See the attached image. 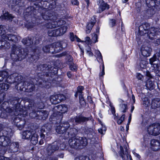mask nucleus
Instances as JSON below:
<instances>
[{"mask_svg": "<svg viewBox=\"0 0 160 160\" xmlns=\"http://www.w3.org/2000/svg\"><path fill=\"white\" fill-rule=\"evenodd\" d=\"M28 51L26 49L21 48L20 45H14L11 53L12 59L15 61H21L28 55Z\"/></svg>", "mask_w": 160, "mask_h": 160, "instance_id": "1", "label": "nucleus"}, {"mask_svg": "<svg viewBox=\"0 0 160 160\" xmlns=\"http://www.w3.org/2000/svg\"><path fill=\"white\" fill-rule=\"evenodd\" d=\"M22 99L18 97L14 98L11 102V104L13 107L11 108H7L6 111L9 113H12V114L17 116L22 114H24L25 112V108L21 105L20 103Z\"/></svg>", "mask_w": 160, "mask_h": 160, "instance_id": "2", "label": "nucleus"}, {"mask_svg": "<svg viewBox=\"0 0 160 160\" xmlns=\"http://www.w3.org/2000/svg\"><path fill=\"white\" fill-rule=\"evenodd\" d=\"M87 140L85 138L74 136L71 138L68 141V144L71 148L76 149H81L87 144Z\"/></svg>", "mask_w": 160, "mask_h": 160, "instance_id": "3", "label": "nucleus"}, {"mask_svg": "<svg viewBox=\"0 0 160 160\" xmlns=\"http://www.w3.org/2000/svg\"><path fill=\"white\" fill-rule=\"evenodd\" d=\"M21 76L18 73H15L9 75L8 72L6 71H0V82L3 81L9 83L20 81Z\"/></svg>", "mask_w": 160, "mask_h": 160, "instance_id": "4", "label": "nucleus"}, {"mask_svg": "<svg viewBox=\"0 0 160 160\" xmlns=\"http://www.w3.org/2000/svg\"><path fill=\"white\" fill-rule=\"evenodd\" d=\"M20 38L15 35L12 34H7L6 36H4V39L1 40L0 42L1 43V47L3 49L7 48L10 46V43L7 42L8 41L13 42L14 43L17 42L18 40H20Z\"/></svg>", "mask_w": 160, "mask_h": 160, "instance_id": "5", "label": "nucleus"}, {"mask_svg": "<svg viewBox=\"0 0 160 160\" xmlns=\"http://www.w3.org/2000/svg\"><path fill=\"white\" fill-rule=\"evenodd\" d=\"M22 78L20 81L16 82L18 84L15 88L18 90L26 92H31L34 90V85L32 84L29 83L28 81H22Z\"/></svg>", "mask_w": 160, "mask_h": 160, "instance_id": "6", "label": "nucleus"}, {"mask_svg": "<svg viewBox=\"0 0 160 160\" xmlns=\"http://www.w3.org/2000/svg\"><path fill=\"white\" fill-rule=\"evenodd\" d=\"M9 145V150L11 153H14L16 156V158L18 159V158L21 159L23 155L22 152L19 147V142H11Z\"/></svg>", "mask_w": 160, "mask_h": 160, "instance_id": "7", "label": "nucleus"}, {"mask_svg": "<svg viewBox=\"0 0 160 160\" xmlns=\"http://www.w3.org/2000/svg\"><path fill=\"white\" fill-rule=\"evenodd\" d=\"M5 131L7 132V135L0 136V146L4 147L8 146L11 143V138L14 132V131H10V133L8 134L9 131Z\"/></svg>", "mask_w": 160, "mask_h": 160, "instance_id": "8", "label": "nucleus"}, {"mask_svg": "<svg viewBox=\"0 0 160 160\" xmlns=\"http://www.w3.org/2000/svg\"><path fill=\"white\" fill-rule=\"evenodd\" d=\"M67 147V145L64 143L59 144L57 143L56 144H53L50 146L48 148V151L52 154L55 151L60 149L61 150H63Z\"/></svg>", "mask_w": 160, "mask_h": 160, "instance_id": "9", "label": "nucleus"}, {"mask_svg": "<svg viewBox=\"0 0 160 160\" xmlns=\"http://www.w3.org/2000/svg\"><path fill=\"white\" fill-rule=\"evenodd\" d=\"M149 27V24L148 23L142 24L139 27L138 34L141 36L147 34V36L148 37V34L150 32L149 30L148 31Z\"/></svg>", "mask_w": 160, "mask_h": 160, "instance_id": "10", "label": "nucleus"}, {"mask_svg": "<svg viewBox=\"0 0 160 160\" xmlns=\"http://www.w3.org/2000/svg\"><path fill=\"white\" fill-rule=\"evenodd\" d=\"M29 102V104L28 106L27 109L26 110V113L25 114L29 113V115L30 117L32 118H37L38 116V112L36 113V112L34 110L35 107L33 102Z\"/></svg>", "mask_w": 160, "mask_h": 160, "instance_id": "11", "label": "nucleus"}, {"mask_svg": "<svg viewBox=\"0 0 160 160\" xmlns=\"http://www.w3.org/2000/svg\"><path fill=\"white\" fill-rule=\"evenodd\" d=\"M65 22L62 20L57 19L55 21H52L51 22L47 23L46 27L47 28H55L61 26L64 24Z\"/></svg>", "mask_w": 160, "mask_h": 160, "instance_id": "12", "label": "nucleus"}, {"mask_svg": "<svg viewBox=\"0 0 160 160\" xmlns=\"http://www.w3.org/2000/svg\"><path fill=\"white\" fill-rule=\"evenodd\" d=\"M98 4L99 8L97 10V13H101L104 10L109 8V5L105 3L103 0H98Z\"/></svg>", "mask_w": 160, "mask_h": 160, "instance_id": "13", "label": "nucleus"}, {"mask_svg": "<svg viewBox=\"0 0 160 160\" xmlns=\"http://www.w3.org/2000/svg\"><path fill=\"white\" fill-rule=\"evenodd\" d=\"M96 131H84V132L86 133L88 132L89 131V133L87 134V138L88 139H90L92 143L93 144H95L98 143L99 142V138L98 137H94L93 135L91 133L92 132V131L95 133Z\"/></svg>", "mask_w": 160, "mask_h": 160, "instance_id": "14", "label": "nucleus"}, {"mask_svg": "<svg viewBox=\"0 0 160 160\" xmlns=\"http://www.w3.org/2000/svg\"><path fill=\"white\" fill-rule=\"evenodd\" d=\"M151 149L154 151H157L160 149V142L155 139H152L150 141Z\"/></svg>", "mask_w": 160, "mask_h": 160, "instance_id": "15", "label": "nucleus"}, {"mask_svg": "<svg viewBox=\"0 0 160 160\" xmlns=\"http://www.w3.org/2000/svg\"><path fill=\"white\" fill-rule=\"evenodd\" d=\"M66 28H65L62 29V31H61V29L59 30H49L48 32V35L49 36H58L63 34V33L65 31Z\"/></svg>", "mask_w": 160, "mask_h": 160, "instance_id": "16", "label": "nucleus"}, {"mask_svg": "<svg viewBox=\"0 0 160 160\" xmlns=\"http://www.w3.org/2000/svg\"><path fill=\"white\" fill-rule=\"evenodd\" d=\"M38 71H42L46 73L48 72H51L50 71L53 68V67H51L50 65H48L46 64H41L38 67Z\"/></svg>", "mask_w": 160, "mask_h": 160, "instance_id": "17", "label": "nucleus"}, {"mask_svg": "<svg viewBox=\"0 0 160 160\" xmlns=\"http://www.w3.org/2000/svg\"><path fill=\"white\" fill-rule=\"evenodd\" d=\"M141 50L142 55L145 57L149 56L152 51L151 48L145 45L142 46Z\"/></svg>", "mask_w": 160, "mask_h": 160, "instance_id": "18", "label": "nucleus"}, {"mask_svg": "<svg viewBox=\"0 0 160 160\" xmlns=\"http://www.w3.org/2000/svg\"><path fill=\"white\" fill-rule=\"evenodd\" d=\"M149 31L148 38L150 39H153L156 35H160V28H151L149 29Z\"/></svg>", "mask_w": 160, "mask_h": 160, "instance_id": "19", "label": "nucleus"}, {"mask_svg": "<svg viewBox=\"0 0 160 160\" xmlns=\"http://www.w3.org/2000/svg\"><path fill=\"white\" fill-rule=\"evenodd\" d=\"M147 6L149 8L155 7V5L160 4V0H146Z\"/></svg>", "mask_w": 160, "mask_h": 160, "instance_id": "20", "label": "nucleus"}, {"mask_svg": "<svg viewBox=\"0 0 160 160\" xmlns=\"http://www.w3.org/2000/svg\"><path fill=\"white\" fill-rule=\"evenodd\" d=\"M34 131L35 132H37V131H23L21 134L22 138L24 139L29 140L32 132H33Z\"/></svg>", "mask_w": 160, "mask_h": 160, "instance_id": "21", "label": "nucleus"}, {"mask_svg": "<svg viewBox=\"0 0 160 160\" xmlns=\"http://www.w3.org/2000/svg\"><path fill=\"white\" fill-rule=\"evenodd\" d=\"M88 118H86L82 116H78L73 119L77 123H82L88 120Z\"/></svg>", "mask_w": 160, "mask_h": 160, "instance_id": "22", "label": "nucleus"}, {"mask_svg": "<svg viewBox=\"0 0 160 160\" xmlns=\"http://www.w3.org/2000/svg\"><path fill=\"white\" fill-rule=\"evenodd\" d=\"M53 50L54 51V53H58L60 52L62 49V42H58L52 45Z\"/></svg>", "mask_w": 160, "mask_h": 160, "instance_id": "23", "label": "nucleus"}, {"mask_svg": "<svg viewBox=\"0 0 160 160\" xmlns=\"http://www.w3.org/2000/svg\"><path fill=\"white\" fill-rule=\"evenodd\" d=\"M38 112V116L37 118V119H45L47 118L48 115V112L45 111L40 110Z\"/></svg>", "mask_w": 160, "mask_h": 160, "instance_id": "24", "label": "nucleus"}, {"mask_svg": "<svg viewBox=\"0 0 160 160\" xmlns=\"http://www.w3.org/2000/svg\"><path fill=\"white\" fill-rule=\"evenodd\" d=\"M42 18L45 20H52L53 18V16L51 13H50L48 11H46L44 13L42 12Z\"/></svg>", "mask_w": 160, "mask_h": 160, "instance_id": "25", "label": "nucleus"}, {"mask_svg": "<svg viewBox=\"0 0 160 160\" xmlns=\"http://www.w3.org/2000/svg\"><path fill=\"white\" fill-rule=\"evenodd\" d=\"M160 106V100L159 98H156L152 100L151 104L152 108H158Z\"/></svg>", "mask_w": 160, "mask_h": 160, "instance_id": "26", "label": "nucleus"}, {"mask_svg": "<svg viewBox=\"0 0 160 160\" xmlns=\"http://www.w3.org/2000/svg\"><path fill=\"white\" fill-rule=\"evenodd\" d=\"M151 69L158 76L160 77V66L157 64H154L152 66Z\"/></svg>", "mask_w": 160, "mask_h": 160, "instance_id": "27", "label": "nucleus"}, {"mask_svg": "<svg viewBox=\"0 0 160 160\" xmlns=\"http://www.w3.org/2000/svg\"><path fill=\"white\" fill-rule=\"evenodd\" d=\"M147 129L150 130H154L157 129L160 130V124L159 123H153L150 124L148 127Z\"/></svg>", "mask_w": 160, "mask_h": 160, "instance_id": "28", "label": "nucleus"}, {"mask_svg": "<svg viewBox=\"0 0 160 160\" xmlns=\"http://www.w3.org/2000/svg\"><path fill=\"white\" fill-rule=\"evenodd\" d=\"M146 86L147 88L150 90H153L155 88L154 82L149 79L147 81Z\"/></svg>", "mask_w": 160, "mask_h": 160, "instance_id": "29", "label": "nucleus"}, {"mask_svg": "<svg viewBox=\"0 0 160 160\" xmlns=\"http://www.w3.org/2000/svg\"><path fill=\"white\" fill-rule=\"evenodd\" d=\"M43 50L44 52L54 53V51L53 50L52 45H46L43 48Z\"/></svg>", "mask_w": 160, "mask_h": 160, "instance_id": "30", "label": "nucleus"}, {"mask_svg": "<svg viewBox=\"0 0 160 160\" xmlns=\"http://www.w3.org/2000/svg\"><path fill=\"white\" fill-rule=\"evenodd\" d=\"M22 42L24 45L27 46H30L33 43L32 38L28 37L23 39Z\"/></svg>", "mask_w": 160, "mask_h": 160, "instance_id": "31", "label": "nucleus"}, {"mask_svg": "<svg viewBox=\"0 0 160 160\" xmlns=\"http://www.w3.org/2000/svg\"><path fill=\"white\" fill-rule=\"evenodd\" d=\"M58 134H61L60 137H63V139H66L69 136V132L68 131H56Z\"/></svg>", "mask_w": 160, "mask_h": 160, "instance_id": "32", "label": "nucleus"}, {"mask_svg": "<svg viewBox=\"0 0 160 160\" xmlns=\"http://www.w3.org/2000/svg\"><path fill=\"white\" fill-rule=\"evenodd\" d=\"M31 142L34 145H36L38 142V136L37 134H33L31 135L30 140Z\"/></svg>", "mask_w": 160, "mask_h": 160, "instance_id": "33", "label": "nucleus"}, {"mask_svg": "<svg viewBox=\"0 0 160 160\" xmlns=\"http://www.w3.org/2000/svg\"><path fill=\"white\" fill-rule=\"evenodd\" d=\"M7 28L6 26L3 25L0 26V35L1 36L2 39H4V36H6V31Z\"/></svg>", "mask_w": 160, "mask_h": 160, "instance_id": "34", "label": "nucleus"}, {"mask_svg": "<svg viewBox=\"0 0 160 160\" xmlns=\"http://www.w3.org/2000/svg\"><path fill=\"white\" fill-rule=\"evenodd\" d=\"M13 18V16L11 14H9L8 12L5 13L3 15H2L0 18L2 19H6L7 20H11Z\"/></svg>", "mask_w": 160, "mask_h": 160, "instance_id": "35", "label": "nucleus"}, {"mask_svg": "<svg viewBox=\"0 0 160 160\" xmlns=\"http://www.w3.org/2000/svg\"><path fill=\"white\" fill-rule=\"evenodd\" d=\"M9 88V85L8 84L4 83H0V92H3V91H6Z\"/></svg>", "mask_w": 160, "mask_h": 160, "instance_id": "36", "label": "nucleus"}, {"mask_svg": "<svg viewBox=\"0 0 160 160\" xmlns=\"http://www.w3.org/2000/svg\"><path fill=\"white\" fill-rule=\"evenodd\" d=\"M50 100L52 104H58V101H59L58 100V98L56 95L51 96Z\"/></svg>", "mask_w": 160, "mask_h": 160, "instance_id": "37", "label": "nucleus"}, {"mask_svg": "<svg viewBox=\"0 0 160 160\" xmlns=\"http://www.w3.org/2000/svg\"><path fill=\"white\" fill-rule=\"evenodd\" d=\"M150 136H156L160 134V131H146Z\"/></svg>", "mask_w": 160, "mask_h": 160, "instance_id": "38", "label": "nucleus"}, {"mask_svg": "<svg viewBox=\"0 0 160 160\" xmlns=\"http://www.w3.org/2000/svg\"><path fill=\"white\" fill-rule=\"evenodd\" d=\"M95 23V22H92L88 23L86 27V32L87 33H89L90 32L91 30Z\"/></svg>", "mask_w": 160, "mask_h": 160, "instance_id": "39", "label": "nucleus"}, {"mask_svg": "<svg viewBox=\"0 0 160 160\" xmlns=\"http://www.w3.org/2000/svg\"><path fill=\"white\" fill-rule=\"evenodd\" d=\"M120 150L119 152V156L122 158L123 160H125V158L124 157L125 152L123 147L120 145Z\"/></svg>", "mask_w": 160, "mask_h": 160, "instance_id": "40", "label": "nucleus"}, {"mask_svg": "<svg viewBox=\"0 0 160 160\" xmlns=\"http://www.w3.org/2000/svg\"><path fill=\"white\" fill-rule=\"evenodd\" d=\"M148 62L146 60V59H144L140 61L139 63V66L140 67L142 68H144L146 67Z\"/></svg>", "mask_w": 160, "mask_h": 160, "instance_id": "41", "label": "nucleus"}, {"mask_svg": "<svg viewBox=\"0 0 160 160\" xmlns=\"http://www.w3.org/2000/svg\"><path fill=\"white\" fill-rule=\"evenodd\" d=\"M58 109L62 112V113H64L66 112L67 110V108L65 105H59L58 106Z\"/></svg>", "mask_w": 160, "mask_h": 160, "instance_id": "42", "label": "nucleus"}, {"mask_svg": "<svg viewBox=\"0 0 160 160\" xmlns=\"http://www.w3.org/2000/svg\"><path fill=\"white\" fill-rule=\"evenodd\" d=\"M58 98V100H59L58 103L61 102L62 101L66 99V97L65 96L62 94H58L56 95Z\"/></svg>", "mask_w": 160, "mask_h": 160, "instance_id": "43", "label": "nucleus"}, {"mask_svg": "<svg viewBox=\"0 0 160 160\" xmlns=\"http://www.w3.org/2000/svg\"><path fill=\"white\" fill-rule=\"evenodd\" d=\"M128 131H120L119 132L122 138L124 139L126 138L127 136V134L128 132Z\"/></svg>", "mask_w": 160, "mask_h": 160, "instance_id": "44", "label": "nucleus"}, {"mask_svg": "<svg viewBox=\"0 0 160 160\" xmlns=\"http://www.w3.org/2000/svg\"><path fill=\"white\" fill-rule=\"evenodd\" d=\"M79 98L80 104L82 106H84L85 104V102L84 101V99L82 94H79Z\"/></svg>", "mask_w": 160, "mask_h": 160, "instance_id": "45", "label": "nucleus"}, {"mask_svg": "<svg viewBox=\"0 0 160 160\" xmlns=\"http://www.w3.org/2000/svg\"><path fill=\"white\" fill-rule=\"evenodd\" d=\"M120 110L123 112H126L127 109V105L122 104L120 105Z\"/></svg>", "mask_w": 160, "mask_h": 160, "instance_id": "46", "label": "nucleus"}, {"mask_svg": "<svg viewBox=\"0 0 160 160\" xmlns=\"http://www.w3.org/2000/svg\"><path fill=\"white\" fill-rule=\"evenodd\" d=\"M143 104L146 107H147L150 105V102L149 100L147 98L143 99Z\"/></svg>", "mask_w": 160, "mask_h": 160, "instance_id": "47", "label": "nucleus"}, {"mask_svg": "<svg viewBox=\"0 0 160 160\" xmlns=\"http://www.w3.org/2000/svg\"><path fill=\"white\" fill-rule=\"evenodd\" d=\"M92 42L93 43H95L98 42V35L95 33H93L92 34Z\"/></svg>", "mask_w": 160, "mask_h": 160, "instance_id": "48", "label": "nucleus"}, {"mask_svg": "<svg viewBox=\"0 0 160 160\" xmlns=\"http://www.w3.org/2000/svg\"><path fill=\"white\" fill-rule=\"evenodd\" d=\"M83 87L82 86H79L77 88V93H79V94H82V91L83 90ZM78 94H76L75 96L76 97H77Z\"/></svg>", "mask_w": 160, "mask_h": 160, "instance_id": "49", "label": "nucleus"}, {"mask_svg": "<svg viewBox=\"0 0 160 160\" xmlns=\"http://www.w3.org/2000/svg\"><path fill=\"white\" fill-rule=\"evenodd\" d=\"M70 69L73 71H75L77 69V66L74 64L73 63H69Z\"/></svg>", "mask_w": 160, "mask_h": 160, "instance_id": "50", "label": "nucleus"}, {"mask_svg": "<svg viewBox=\"0 0 160 160\" xmlns=\"http://www.w3.org/2000/svg\"><path fill=\"white\" fill-rule=\"evenodd\" d=\"M125 115L123 114L122 116L117 120V123L118 124H120L122 123L124 120L125 118Z\"/></svg>", "mask_w": 160, "mask_h": 160, "instance_id": "51", "label": "nucleus"}, {"mask_svg": "<svg viewBox=\"0 0 160 160\" xmlns=\"http://www.w3.org/2000/svg\"><path fill=\"white\" fill-rule=\"evenodd\" d=\"M5 94L4 92H0V103L2 102L4 98Z\"/></svg>", "mask_w": 160, "mask_h": 160, "instance_id": "52", "label": "nucleus"}, {"mask_svg": "<svg viewBox=\"0 0 160 160\" xmlns=\"http://www.w3.org/2000/svg\"><path fill=\"white\" fill-rule=\"evenodd\" d=\"M156 59H157V57L155 56V54L154 56H153L152 58L149 59L150 63L151 64L152 66H153V65L154 64L153 63V62L156 61Z\"/></svg>", "mask_w": 160, "mask_h": 160, "instance_id": "53", "label": "nucleus"}, {"mask_svg": "<svg viewBox=\"0 0 160 160\" xmlns=\"http://www.w3.org/2000/svg\"><path fill=\"white\" fill-rule=\"evenodd\" d=\"M85 42L88 45H90L92 43V41H91L90 38L88 37H85Z\"/></svg>", "mask_w": 160, "mask_h": 160, "instance_id": "54", "label": "nucleus"}, {"mask_svg": "<svg viewBox=\"0 0 160 160\" xmlns=\"http://www.w3.org/2000/svg\"><path fill=\"white\" fill-rule=\"evenodd\" d=\"M116 24V21L114 19H111L110 20V21L109 22L110 25L112 26L113 27Z\"/></svg>", "mask_w": 160, "mask_h": 160, "instance_id": "55", "label": "nucleus"}, {"mask_svg": "<svg viewBox=\"0 0 160 160\" xmlns=\"http://www.w3.org/2000/svg\"><path fill=\"white\" fill-rule=\"evenodd\" d=\"M96 53L97 54L98 58H99L101 60H102V57L100 52L98 50L96 51Z\"/></svg>", "mask_w": 160, "mask_h": 160, "instance_id": "56", "label": "nucleus"}, {"mask_svg": "<svg viewBox=\"0 0 160 160\" xmlns=\"http://www.w3.org/2000/svg\"><path fill=\"white\" fill-rule=\"evenodd\" d=\"M0 117L2 118H5L7 117V115L4 112H2V111L0 110Z\"/></svg>", "mask_w": 160, "mask_h": 160, "instance_id": "57", "label": "nucleus"}, {"mask_svg": "<svg viewBox=\"0 0 160 160\" xmlns=\"http://www.w3.org/2000/svg\"><path fill=\"white\" fill-rule=\"evenodd\" d=\"M155 56L157 57V59L160 61V50L156 53Z\"/></svg>", "mask_w": 160, "mask_h": 160, "instance_id": "58", "label": "nucleus"}, {"mask_svg": "<svg viewBox=\"0 0 160 160\" xmlns=\"http://www.w3.org/2000/svg\"><path fill=\"white\" fill-rule=\"evenodd\" d=\"M41 132L40 137L41 139H44L45 138V135L43 133L44 132H45V131H40Z\"/></svg>", "mask_w": 160, "mask_h": 160, "instance_id": "59", "label": "nucleus"}, {"mask_svg": "<svg viewBox=\"0 0 160 160\" xmlns=\"http://www.w3.org/2000/svg\"><path fill=\"white\" fill-rule=\"evenodd\" d=\"M68 62H67L68 64H69V63H73L72 61H73L72 58V56H69L68 57Z\"/></svg>", "mask_w": 160, "mask_h": 160, "instance_id": "60", "label": "nucleus"}, {"mask_svg": "<svg viewBox=\"0 0 160 160\" xmlns=\"http://www.w3.org/2000/svg\"><path fill=\"white\" fill-rule=\"evenodd\" d=\"M39 129L37 125L36 124L32 126L31 127V129L32 130H35Z\"/></svg>", "mask_w": 160, "mask_h": 160, "instance_id": "61", "label": "nucleus"}, {"mask_svg": "<svg viewBox=\"0 0 160 160\" xmlns=\"http://www.w3.org/2000/svg\"><path fill=\"white\" fill-rule=\"evenodd\" d=\"M0 160H10L8 158L5 157L3 156L0 155Z\"/></svg>", "mask_w": 160, "mask_h": 160, "instance_id": "62", "label": "nucleus"}, {"mask_svg": "<svg viewBox=\"0 0 160 160\" xmlns=\"http://www.w3.org/2000/svg\"><path fill=\"white\" fill-rule=\"evenodd\" d=\"M72 3L74 5H78L79 4V2L77 0H72Z\"/></svg>", "mask_w": 160, "mask_h": 160, "instance_id": "63", "label": "nucleus"}, {"mask_svg": "<svg viewBox=\"0 0 160 160\" xmlns=\"http://www.w3.org/2000/svg\"><path fill=\"white\" fill-rule=\"evenodd\" d=\"M70 38L72 41H74L76 40L75 36L74 37V34L73 33L70 34Z\"/></svg>", "mask_w": 160, "mask_h": 160, "instance_id": "64", "label": "nucleus"}]
</instances>
